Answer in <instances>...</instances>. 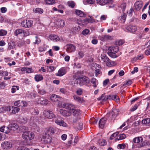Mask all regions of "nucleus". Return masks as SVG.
Returning a JSON list of instances; mask_svg holds the SVG:
<instances>
[{
    "label": "nucleus",
    "instance_id": "obj_1",
    "mask_svg": "<svg viewBox=\"0 0 150 150\" xmlns=\"http://www.w3.org/2000/svg\"><path fill=\"white\" fill-rule=\"evenodd\" d=\"M35 137L34 133L30 131L23 133L22 137L23 139L26 140H30L33 139Z\"/></svg>",
    "mask_w": 150,
    "mask_h": 150
},
{
    "label": "nucleus",
    "instance_id": "obj_6",
    "mask_svg": "<svg viewBox=\"0 0 150 150\" xmlns=\"http://www.w3.org/2000/svg\"><path fill=\"white\" fill-rule=\"evenodd\" d=\"M119 111L117 109H114L111 112L108 113L106 116L110 117L112 118H114L116 117L118 114Z\"/></svg>",
    "mask_w": 150,
    "mask_h": 150
},
{
    "label": "nucleus",
    "instance_id": "obj_26",
    "mask_svg": "<svg viewBox=\"0 0 150 150\" xmlns=\"http://www.w3.org/2000/svg\"><path fill=\"white\" fill-rule=\"evenodd\" d=\"M73 97L75 100L78 102L82 103L84 101L83 99L82 98L78 96L74 95L73 96Z\"/></svg>",
    "mask_w": 150,
    "mask_h": 150
},
{
    "label": "nucleus",
    "instance_id": "obj_59",
    "mask_svg": "<svg viewBox=\"0 0 150 150\" xmlns=\"http://www.w3.org/2000/svg\"><path fill=\"white\" fill-rule=\"evenodd\" d=\"M126 7V5L125 3H122L120 5V7L122 9L123 11H125Z\"/></svg>",
    "mask_w": 150,
    "mask_h": 150
},
{
    "label": "nucleus",
    "instance_id": "obj_35",
    "mask_svg": "<svg viewBox=\"0 0 150 150\" xmlns=\"http://www.w3.org/2000/svg\"><path fill=\"white\" fill-rule=\"evenodd\" d=\"M65 23L64 20H60L57 21V24L60 27H63L65 25Z\"/></svg>",
    "mask_w": 150,
    "mask_h": 150
},
{
    "label": "nucleus",
    "instance_id": "obj_43",
    "mask_svg": "<svg viewBox=\"0 0 150 150\" xmlns=\"http://www.w3.org/2000/svg\"><path fill=\"white\" fill-rule=\"evenodd\" d=\"M45 1L46 4L52 5L54 3L55 0H45Z\"/></svg>",
    "mask_w": 150,
    "mask_h": 150
},
{
    "label": "nucleus",
    "instance_id": "obj_51",
    "mask_svg": "<svg viewBox=\"0 0 150 150\" xmlns=\"http://www.w3.org/2000/svg\"><path fill=\"white\" fill-rule=\"evenodd\" d=\"M38 93L41 95H43L45 94L46 93L45 90L43 89H40L38 91Z\"/></svg>",
    "mask_w": 150,
    "mask_h": 150
},
{
    "label": "nucleus",
    "instance_id": "obj_8",
    "mask_svg": "<svg viewBox=\"0 0 150 150\" xmlns=\"http://www.w3.org/2000/svg\"><path fill=\"white\" fill-rule=\"evenodd\" d=\"M12 143L9 141H5L2 142L1 144V146L2 148L6 149H9L11 147Z\"/></svg>",
    "mask_w": 150,
    "mask_h": 150
},
{
    "label": "nucleus",
    "instance_id": "obj_33",
    "mask_svg": "<svg viewBox=\"0 0 150 150\" xmlns=\"http://www.w3.org/2000/svg\"><path fill=\"white\" fill-rule=\"evenodd\" d=\"M8 50H10L11 49H13L16 46L15 43L14 42H11L8 43Z\"/></svg>",
    "mask_w": 150,
    "mask_h": 150
},
{
    "label": "nucleus",
    "instance_id": "obj_61",
    "mask_svg": "<svg viewBox=\"0 0 150 150\" xmlns=\"http://www.w3.org/2000/svg\"><path fill=\"white\" fill-rule=\"evenodd\" d=\"M78 54L80 58H82L84 56V53L82 51L79 52Z\"/></svg>",
    "mask_w": 150,
    "mask_h": 150
},
{
    "label": "nucleus",
    "instance_id": "obj_21",
    "mask_svg": "<svg viewBox=\"0 0 150 150\" xmlns=\"http://www.w3.org/2000/svg\"><path fill=\"white\" fill-rule=\"evenodd\" d=\"M106 118L105 117L102 118L99 121V126L101 128H103L106 122Z\"/></svg>",
    "mask_w": 150,
    "mask_h": 150
},
{
    "label": "nucleus",
    "instance_id": "obj_7",
    "mask_svg": "<svg viewBox=\"0 0 150 150\" xmlns=\"http://www.w3.org/2000/svg\"><path fill=\"white\" fill-rule=\"evenodd\" d=\"M66 51L69 53L74 52L76 50V47L73 44H69L66 45Z\"/></svg>",
    "mask_w": 150,
    "mask_h": 150
},
{
    "label": "nucleus",
    "instance_id": "obj_46",
    "mask_svg": "<svg viewBox=\"0 0 150 150\" xmlns=\"http://www.w3.org/2000/svg\"><path fill=\"white\" fill-rule=\"evenodd\" d=\"M28 128L27 127L24 126H22L21 128V130L22 132H23V133L28 131Z\"/></svg>",
    "mask_w": 150,
    "mask_h": 150
},
{
    "label": "nucleus",
    "instance_id": "obj_17",
    "mask_svg": "<svg viewBox=\"0 0 150 150\" xmlns=\"http://www.w3.org/2000/svg\"><path fill=\"white\" fill-rule=\"evenodd\" d=\"M143 2L141 1H138L136 2L134 4V6L137 10H139L142 7Z\"/></svg>",
    "mask_w": 150,
    "mask_h": 150
},
{
    "label": "nucleus",
    "instance_id": "obj_36",
    "mask_svg": "<svg viewBox=\"0 0 150 150\" xmlns=\"http://www.w3.org/2000/svg\"><path fill=\"white\" fill-rule=\"evenodd\" d=\"M35 80L37 81H41L43 79L42 76L40 75H36L35 77Z\"/></svg>",
    "mask_w": 150,
    "mask_h": 150
},
{
    "label": "nucleus",
    "instance_id": "obj_63",
    "mask_svg": "<svg viewBox=\"0 0 150 150\" xmlns=\"http://www.w3.org/2000/svg\"><path fill=\"white\" fill-rule=\"evenodd\" d=\"M126 15L125 13H123L122 15L121 16V19L123 20H125L126 19Z\"/></svg>",
    "mask_w": 150,
    "mask_h": 150
},
{
    "label": "nucleus",
    "instance_id": "obj_54",
    "mask_svg": "<svg viewBox=\"0 0 150 150\" xmlns=\"http://www.w3.org/2000/svg\"><path fill=\"white\" fill-rule=\"evenodd\" d=\"M90 30L88 29H85L82 32V33L84 35H87L89 33Z\"/></svg>",
    "mask_w": 150,
    "mask_h": 150
},
{
    "label": "nucleus",
    "instance_id": "obj_58",
    "mask_svg": "<svg viewBox=\"0 0 150 150\" xmlns=\"http://www.w3.org/2000/svg\"><path fill=\"white\" fill-rule=\"evenodd\" d=\"M77 129L79 130H81L83 128V123L81 122L79 124V125L77 127Z\"/></svg>",
    "mask_w": 150,
    "mask_h": 150
},
{
    "label": "nucleus",
    "instance_id": "obj_41",
    "mask_svg": "<svg viewBox=\"0 0 150 150\" xmlns=\"http://www.w3.org/2000/svg\"><path fill=\"white\" fill-rule=\"evenodd\" d=\"M142 123L148 125L150 123V118H146L142 121Z\"/></svg>",
    "mask_w": 150,
    "mask_h": 150
},
{
    "label": "nucleus",
    "instance_id": "obj_11",
    "mask_svg": "<svg viewBox=\"0 0 150 150\" xmlns=\"http://www.w3.org/2000/svg\"><path fill=\"white\" fill-rule=\"evenodd\" d=\"M112 2V0H96L97 4L101 6H104L108 4H111Z\"/></svg>",
    "mask_w": 150,
    "mask_h": 150
},
{
    "label": "nucleus",
    "instance_id": "obj_9",
    "mask_svg": "<svg viewBox=\"0 0 150 150\" xmlns=\"http://www.w3.org/2000/svg\"><path fill=\"white\" fill-rule=\"evenodd\" d=\"M0 131L6 134H9V135H13V132H11V130L8 127L3 126L0 127Z\"/></svg>",
    "mask_w": 150,
    "mask_h": 150
},
{
    "label": "nucleus",
    "instance_id": "obj_5",
    "mask_svg": "<svg viewBox=\"0 0 150 150\" xmlns=\"http://www.w3.org/2000/svg\"><path fill=\"white\" fill-rule=\"evenodd\" d=\"M33 21L30 20H26L23 21L21 23L22 26L25 28H30L33 25Z\"/></svg>",
    "mask_w": 150,
    "mask_h": 150
},
{
    "label": "nucleus",
    "instance_id": "obj_25",
    "mask_svg": "<svg viewBox=\"0 0 150 150\" xmlns=\"http://www.w3.org/2000/svg\"><path fill=\"white\" fill-rule=\"evenodd\" d=\"M55 122L60 126H62L64 127H66L67 125L63 121L55 120H54Z\"/></svg>",
    "mask_w": 150,
    "mask_h": 150
},
{
    "label": "nucleus",
    "instance_id": "obj_44",
    "mask_svg": "<svg viewBox=\"0 0 150 150\" xmlns=\"http://www.w3.org/2000/svg\"><path fill=\"white\" fill-rule=\"evenodd\" d=\"M98 142L100 146H104L107 143L105 140L104 139L99 140Z\"/></svg>",
    "mask_w": 150,
    "mask_h": 150
},
{
    "label": "nucleus",
    "instance_id": "obj_34",
    "mask_svg": "<svg viewBox=\"0 0 150 150\" xmlns=\"http://www.w3.org/2000/svg\"><path fill=\"white\" fill-rule=\"evenodd\" d=\"M80 30V27L79 26H78L77 27H75L72 28L71 30L74 34H76L78 33Z\"/></svg>",
    "mask_w": 150,
    "mask_h": 150
},
{
    "label": "nucleus",
    "instance_id": "obj_3",
    "mask_svg": "<svg viewBox=\"0 0 150 150\" xmlns=\"http://www.w3.org/2000/svg\"><path fill=\"white\" fill-rule=\"evenodd\" d=\"M143 138L141 137H136L133 139V142L134 143H137L140 142L138 146L139 147H140L144 146L146 145V143L143 142Z\"/></svg>",
    "mask_w": 150,
    "mask_h": 150
},
{
    "label": "nucleus",
    "instance_id": "obj_29",
    "mask_svg": "<svg viewBox=\"0 0 150 150\" xmlns=\"http://www.w3.org/2000/svg\"><path fill=\"white\" fill-rule=\"evenodd\" d=\"M108 99L115 100L117 102L119 101V98L118 97L117 95H110L108 96Z\"/></svg>",
    "mask_w": 150,
    "mask_h": 150
},
{
    "label": "nucleus",
    "instance_id": "obj_4",
    "mask_svg": "<svg viewBox=\"0 0 150 150\" xmlns=\"http://www.w3.org/2000/svg\"><path fill=\"white\" fill-rule=\"evenodd\" d=\"M101 60L104 62L106 63V66L111 67H112L110 60L105 54H101L100 55Z\"/></svg>",
    "mask_w": 150,
    "mask_h": 150
},
{
    "label": "nucleus",
    "instance_id": "obj_16",
    "mask_svg": "<svg viewBox=\"0 0 150 150\" xmlns=\"http://www.w3.org/2000/svg\"><path fill=\"white\" fill-rule=\"evenodd\" d=\"M126 29L128 31L132 33L135 32L137 30V27L135 25H129L127 28Z\"/></svg>",
    "mask_w": 150,
    "mask_h": 150
},
{
    "label": "nucleus",
    "instance_id": "obj_2",
    "mask_svg": "<svg viewBox=\"0 0 150 150\" xmlns=\"http://www.w3.org/2000/svg\"><path fill=\"white\" fill-rule=\"evenodd\" d=\"M77 83L81 86L88 83L89 81L88 78L86 76L79 77L76 78Z\"/></svg>",
    "mask_w": 150,
    "mask_h": 150
},
{
    "label": "nucleus",
    "instance_id": "obj_38",
    "mask_svg": "<svg viewBox=\"0 0 150 150\" xmlns=\"http://www.w3.org/2000/svg\"><path fill=\"white\" fill-rule=\"evenodd\" d=\"M67 4L69 7L73 8L76 5V4L74 1H71L67 2Z\"/></svg>",
    "mask_w": 150,
    "mask_h": 150
},
{
    "label": "nucleus",
    "instance_id": "obj_53",
    "mask_svg": "<svg viewBox=\"0 0 150 150\" xmlns=\"http://www.w3.org/2000/svg\"><path fill=\"white\" fill-rule=\"evenodd\" d=\"M7 31L4 30H0V36H4L6 35L7 34Z\"/></svg>",
    "mask_w": 150,
    "mask_h": 150
},
{
    "label": "nucleus",
    "instance_id": "obj_12",
    "mask_svg": "<svg viewBox=\"0 0 150 150\" xmlns=\"http://www.w3.org/2000/svg\"><path fill=\"white\" fill-rule=\"evenodd\" d=\"M8 126V128L11 130V132H13V134L14 133L13 131L18 129V126L17 124L14 123H10Z\"/></svg>",
    "mask_w": 150,
    "mask_h": 150
},
{
    "label": "nucleus",
    "instance_id": "obj_50",
    "mask_svg": "<svg viewBox=\"0 0 150 150\" xmlns=\"http://www.w3.org/2000/svg\"><path fill=\"white\" fill-rule=\"evenodd\" d=\"M60 112L62 115L64 116L65 117L67 116V112L65 110H60Z\"/></svg>",
    "mask_w": 150,
    "mask_h": 150
},
{
    "label": "nucleus",
    "instance_id": "obj_23",
    "mask_svg": "<svg viewBox=\"0 0 150 150\" xmlns=\"http://www.w3.org/2000/svg\"><path fill=\"white\" fill-rule=\"evenodd\" d=\"M49 38L51 40L54 41H57L59 40V38L57 35H51L49 36Z\"/></svg>",
    "mask_w": 150,
    "mask_h": 150
},
{
    "label": "nucleus",
    "instance_id": "obj_62",
    "mask_svg": "<svg viewBox=\"0 0 150 150\" xmlns=\"http://www.w3.org/2000/svg\"><path fill=\"white\" fill-rule=\"evenodd\" d=\"M6 85V84L4 82H2L1 83H0V88H4Z\"/></svg>",
    "mask_w": 150,
    "mask_h": 150
},
{
    "label": "nucleus",
    "instance_id": "obj_52",
    "mask_svg": "<svg viewBox=\"0 0 150 150\" xmlns=\"http://www.w3.org/2000/svg\"><path fill=\"white\" fill-rule=\"evenodd\" d=\"M90 121L93 124H95L97 123L98 120L94 117H92L90 119Z\"/></svg>",
    "mask_w": 150,
    "mask_h": 150
},
{
    "label": "nucleus",
    "instance_id": "obj_39",
    "mask_svg": "<svg viewBox=\"0 0 150 150\" xmlns=\"http://www.w3.org/2000/svg\"><path fill=\"white\" fill-rule=\"evenodd\" d=\"M115 53L111 52H108V55L112 58H117L118 56L115 54Z\"/></svg>",
    "mask_w": 150,
    "mask_h": 150
},
{
    "label": "nucleus",
    "instance_id": "obj_60",
    "mask_svg": "<svg viewBox=\"0 0 150 150\" xmlns=\"http://www.w3.org/2000/svg\"><path fill=\"white\" fill-rule=\"evenodd\" d=\"M82 93V90L81 88H79L76 91V93L78 95H81Z\"/></svg>",
    "mask_w": 150,
    "mask_h": 150
},
{
    "label": "nucleus",
    "instance_id": "obj_13",
    "mask_svg": "<svg viewBox=\"0 0 150 150\" xmlns=\"http://www.w3.org/2000/svg\"><path fill=\"white\" fill-rule=\"evenodd\" d=\"M44 115L46 117L50 119L53 118L54 116V114L53 112L50 110L45 111Z\"/></svg>",
    "mask_w": 150,
    "mask_h": 150
},
{
    "label": "nucleus",
    "instance_id": "obj_57",
    "mask_svg": "<svg viewBox=\"0 0 150 150\" xmlns=\"http://www.w3.org/2000/svg\"><path fill=\"white\" fill-rule=\"evenodd\" d=\"M20 100H17L15 101L14 103V105L18 107H21V105H20Z\"/></svg>",
    "mask_w": 150,
    "mask_h": 150
},
{
    "label": "nucleus",
    "instance_id": "obj_20",
    "mask_svg": "<svg viewBox=\"0 0 150 150\" xmlns=\"http://www.w3.org/2000/svg\"><path fill=\"white\" fill-rule=\"evenodd\" d=\"M66 73V70L64 68H61L58 71L56 75L57 76H61L64 75Z\"/></svg>",
    "mask_w": 150,
    "mask_h": 150
},
{
    "label": "nucleus",
    "instance_id": "obj_27",
    "mask_svg": "<svg viewBox=\"0 0 150 150\" xmlns=\"http://www.w3.org/2000/svg\"><path fill=\"white\" fill-rule=\"evenodd\" d=\"M75 12L76 14L81 17H84L85 16V14L82 11L79 10H76Z\"/></svg>",
    "mask_w": 150,
    "mask_h": 150
},
{
    "label": "nucleus",
    "instance_id": "obj_32",
    "mask_svg": "<svg viewBox=\"0 0 150 150\" xmlns=\"http://www.w3.org/2000/svg\"><path fill=\"white\" fill-rule=\"evenodd\" d=\"M11 110V108L10 106H7L2 107L0 108V112H4L6 111H10Z\"/></svg>",
    "mask_w": 150,
    "mask_h": 150
},
{
    "label": "nucleus",
    "instance_id": "obj_42",
    "mask_svg": "<svg viewBox=\"0 0 150 150\" xmlns=\"http://www.w3.org/2000/svg\"><path fill=\"white\" fill-rule=\"evenodd\" d=\"M24 33V30L22 29H19L16 30L15 32V35L17 36L18 34H23Z\"/></svg>",
    "mask_w": 150,
    "mask_h": 150
},
{
    "label": "nucleus",
    "instance_id": "obj_15",
    "mask_svg": "<svg viewBox=\"0 0 150 150\" xmlns=\"http://www.w3.org/2000/svg\"><path fill=\"white\" fill-rule=\"evenodd\" d=\"M63 106L64 108L69 110V112L70 113L75 109L74 106L71 104H64Z\"/></svg>",
    "mask_w": 150,
    "mask_h": 150
},
{
    "label": "nucleus",
    "instance_id": "obj_31",
    "mask_svg": "<svg viewBox=\"0 0 150 150\" xmlns=\"http://www.w3.org/2000/svg\"><path fill=\"white\" fill-rule=\"evenodd\" d=\"M108 99V96H105L104 94H103L101 96L98 98V100L100 101H105Z\"/></svg>",
    "mask_w": 150,
    "mask_h": 150
},
{
    "label": "nucleus",
    "instance_id": "obj_47",
    "mask_svg": "<svg viewBox=\"0 0 150 150\" xmlns=\"http://www.w3.org/2000/svg\"><path fill=\"white\" fill-rule=\"evenodd\" d=\"M19 89V87L18 86H14L11 88V92L12 93H14L16 90V89L18 90Z\"/></svg>",
    "mask_w": 150,
    "mask_h": 150
},
{
    "label": "nucleus",
    "instance_id": "obj_37",
    "mask_svg": "<svg viewBox=\"0 0 150 150\" xmlns=\"http://www.w3.org/2000/svg\"><path fill=\"white\" fill-rule=\"evenodd\" d=\"M20 119L21 122L23 124L27 122V119L25 116H21L20 117Z\"/></svg>",
    "mask_w": 150,
    "mask_h": 150
},
{
    "label": "nucleus",
    "instance_id": "obj_10",
    "mask_svg": "<svg viewBox=\"0 0 150 150\" xmlns=\"http://www.w3.org/2000/svg\"><path fill=\"white\" fill-rule=\"evenodd\" d=\"M56 131L55 129L52 127H50L46 129L45 132L46 135H52Z\"/></svg>",
    "mask_w": 150,
    "mask_h": 150
},
{
    "label": "nucleus",
    "instance_id": "obj_40",
    "mask_svg": "<svg viewBox=\"0 0 150 150\" xmlns=\"http://www.w3.org/2000/svg\"><path fill=\"white\" fill-rule=\"evenodd\" d=\"M59 96L55 94L52 95L51 96L50 99L53 101H56L58 100Z\"/></svg>",
    "mask_w": 150,
    "mask_h": 150
},
{
    "label": "nucleus",
    "instance_id": "obj_30",
    "mask_svg": "<svg viewBox=\"0 0 150 150\" xmlns=\"http://www.w3.org/2000/svg\"><path fill=\"white\" fill-rule=\"evenodd\" d=\"M126 137V135L124 134H120L118 135L117 137L115 139V140H122L124 139Z\"/></svg>",
    "mask_w": 150,
    "mask_h": 150
},
{
    "label": "nucleus",
    "instance_id": "obj_22",
    "mask_svg": "<svg viewBox=\"0 0 150 150\" xmlns=\"http://www.w3.org/2000/svg\"><path fill=\"white\" fill-rule=\"evenodd\" d=\"M21 71L24 73H29L33 72L32 69L30 68L23 67Z\"/></svg>",
    "mask_w": 150,
    "mask_h": 150
},
{
    "label": "nucleus",
    "instance_id": "obj_55",
    "mask_svg": "<svg viewBox=\"0 0 150 150\" xmlns=\"http://www.w3.org/2000/svg\"><path fill=\"white\" fill-rule=\"evenodd\" d=\"M96 79L95 78H93L91 79V82L93 83V86L94 87H96Z\"/></svg>",
    "mask_w": 150,
    "mask_h": 150
},
{
    "label": "nucleus",
    "instance_id": "obj_48",
    "mask_svg": "<svg viewBox=\"0 0 150 150\" xmlns=\"http://www.w3.org/2000/svg\"><path fill=\"white\" fill-rule=\"evenodd\" d=\"M46 49L45 45H44L39 47V51L40 52H42L45 51Z\"/></svg>",
    "mask_w": 150,
    "mask_h": 150
},
{
    "label": "nucleus",
    "instance_id": "obj_56",
    "mask_svg": "<svg viewBox=\"0 0 150 150\" xmlns=\"http://www.w3.org/2000/svg\"><path fill=\"white\" fill-rule=\"evenodd\" d=\"M125 144H119L117 146V147L119 149H123L125 148Z\"/></svg>",
    "mask_w": 150,
    "mask_h": 150
},
{
    "label": "nucleus",
    "instance_id": "obj_24",
    "mask_svg": "<svg viewBox=\"0 0 150 150\" xmlns=\"http://www.w3.org/2000/svg\"><path fill=\"white\" fill-rule=\"evenodd\" d=\"M71 113L74 116H78L81 114V112L80 110L75 109Z\"/></svg>",
    "mask_w": 150,
    "mask_h": 150
},
{
    "label": "nucleus",
    "instance_id": "obj_14",
    "mask_svg": "<svg viewBox=\"0 0 150 150\" xmlns=\"http://www.w3.org/2000/svg\"><path fill=\"white\" fill-rule=\"evenodd\" d=\"M42 138L43 141L46 143H50L52 142V138L49 135L46 134L43 135Z\"/></svg>",
    "mask_w": 150,
    "mask_h": 150
},
{
    "label": "nucleus",
    "instance_id": "obj_64",
    "mask_svg": "<svg viewBox=\"0 0 150 150\" xmlns=\"http://www.w3.org/2000/svg\"><path fill=\"white\" fill-rule=\"evenodd\" d=\"M146 55H150V47L149 49L146 50L145 52Z\"/></svg>",
    "mask_w": 150,
    "mask_h": 150
},
{
    "label": "nucleus",
    "instance_id": "obj_49",
    "mask_svg": "<svg viewBox=\"0 0 150 150\" xmlns=\"http://www.w3.org/2000/svg\"><path fill=\"white\" fill-rule=\"evenodd\" d=\"M119 133L117 132L114 133L112 134L110 138V140H112L116 137H117V135H118Z\"/></svg>",
    "mask_w": 150,
    "mask_h": 150
},
{
    "label": "nucleus",
    "instance_id": "obj_19",
    "mask_svg": "<svg viewBox=\"0 0 150 150\" xmlns=\"http://www.w3.org/2000/svg\"><path fill=\"white\" fill-rule=\"evenodd\" d=\"M38 103L42 105H46L48 103V101L46 99L41 98L38 100Z\"/></svg>",
    "mask_w": 150,
    "mask_h": 150
},
{
    "label": "nucleus",
    "instance_id": "obj_45",
    "mask_svg": "<svg viewBox=\"0 0 150 150\" xmlns=\"http://www.w3.org/2000/svg\"><path fill=\"white\" fill-rule=\"evenodd\" d=\"M43 12L42 9L40 8H37L35 10V12L36 13H42Z\"/></svg>",
    "mask_w": 150,
    "mask_h": 150
},
{
    "label": "nucleus",
    "instance_id": "obj_28",
    "mask_svg": "<svg viewBox=\"0 0 150 150\" xmlns=\"http://www.w3.org/2000/svg\"><path fill=\"white\" fill-rule=\"evenodd\" d=\"M11 109L12 110L11 113L13 114L17 113L20 110L19 108L14 106H12Z\"/></svg>",
    "mask_w": 150,
    "mask_h": 150
},
{
    "label": "nucleus",
    "instance_id": "obj_18",
    "mask_svg": "<svg viewBox=\"0 0 150 150\" xmlns=\"http://www.w3.org/2000/svg\"><path fill=\"white\" fill-rule=\"evenodd\" d=\"M119 50V47L117 46H113L110 47L108 48V50L110 52H113L116 53Z\"/></svg>",
    "mask_w": 150,
    "mask_h": 150
}]
</instances>
